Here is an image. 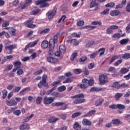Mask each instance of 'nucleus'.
<instances>
[{
    "label": "nucleus",
    "mask_w": 130,
    "mask_h": 130,
    "mask_svg": "<svg viewBox=\"0 0 130 130\" xmlns=\"http://www.w3.org/2000/svg\"><path fill=\"white\" fill-rule=\"evenodd\" d=\"M44 86V87H46V88H49V86H48V83L46 82V80H42L38 84V87L41 89L42 88V86Z\"/></svg>",
    "instance_id": "obj_7"
},
{
    "label": "nucleus",
    "mask_w": 130,
    "mask_h": 130,
    "mask_svg": "<svg viewBox=\"0 0 130 130\" xmlns=\"http://www.w3.org/2000/svg\"><path fill=\"white\" fill-rule=\"evenodd\" d=\"M87 83L88 86H93L94 85V79H91L88 81Z\"/></svg>",
    "instance_id": "obj_55"
},
{
    "label": "nucleus",
    "mask_w": 130,
    "mask_h": 130,
    "mask_svg": "<svg viewBox=\"0 0 130 130\" xmlns=\"http://www.w3.org/2000/svg\"><path fill=\"white\" fill-rule=\"evenodd\" d=\"M64 20H66V15H63L58 21V24L59 23H61V22H63V23H65L66 21H64Z\"/></svg>",
    "instance_id": "obj_42"
},
{
    "label": "nucleus",
    "mask_w": 130,
    "mask_h": 130,
    "mask_svg": "<svg viewBox=\"0 0 130 130\" xmlns=\"http://www.w3.org/2000/svg\"><path fill=\"white\" fill-rule=\"evenodd\" d=\"M129 71V69L127 68H122V69H121L119 72L120 74H122V75H124V74H126V73H128Z\"/></svg>",
    "instance_id": "obj_26"
},
{
    "label": "nucleus",
    "mask_w": 130,
    "mask_h": 130,
    "mask_svg": "<svg viewBox=\"0 0 130 130\" xmlns=\"http://www.w3.org/2000/svg\"><path fill=\"white\" fill-rule=\"evenodd\" d=\"M94 43H95V41L92 40V41H90L89 42H88V43L86 44V47H90V46H92V45H93V44H94Z\"/></svg>",
    "instance_id": "obj_45"
},
{
    "label": "nucleus",
    "mask_w": 130,
    "mask_h": 130,
    "mask_svg": "<svg viewBox=\"0 0 130 130\" xmlns=\"http://www.w3.org/2000/svg\"><path fill=\"white\" fill-rule=\"evenodd\" d=\"M91 25H92V26H101V25H102V22L100 21H94L91 22Z\"/></svg>",
    "instance_id": "obj_31"
},
{
    "label": "nucleus",
    "mask_w": 130,
    "mask_h": 130,
    "mask_svg": "<svg viewBox=\"0 0 130 130\" xmlns=\"http://www.w3.org/2000/svg\"><path fill=\"white\" fill-rule=\"evenodd\" d=\"M72 43L73 45L77 46V45H79L80 42H79V41L77 40L76 39H72Z\"/></svg>",
    "instance_id": "obj_48"
},
{
    "label": "nucleus",
    "mask_w": 130,
    "mask_h": 130,
    "mask_svg": "<svg viewBox=\"0 0 130 130\" xmlns=\"http://www.w3.org/2000/svg\"><path fill=\"white\" fill-rule=\"evenodd\" d=\"M56 14V8H54L52 11H49L47 14L48 19H52Z\"/></svg>",
    "instance_id": "obj_5"
},
{
    "label": "nucleus",
    "mask_w": 130,
    "mask_h": 130,
    "mask_svg": "<svg viewBox=\"0 0 130 130\" xmlns=\"http://www.w3.org/2000/svg\"><path fill=\"white\" fill-rule=\"evenodd\" d=\"M41 46L42 48H47L48 47V41L44 40L42 42Z\"/></svg>",
    "instance_id": "obj_25"
},
{
    "label": "nucleus",
    "mask_w": 130,
    "mask_h": 130,
    "mask_svg": "<svg viewBox=\"0 0 130 130\" xmlns=\"http://www.w3.org/2000/svg\"><path fill=\"white\" fill-rule=\"evenodd\" d=\"M13 114L16 115L17 116H19L20 114H21V111L20 110H16L13 111Z\"/></svg>",
    "instance_id": "obj_51"
},
{
    "label": "nucleus",
    "mask_w": 130,
    "mask_h": 130,
    "mask_svg": "<svg viewBox=\"0 0 130 130\" xmlns=\"http://www.w3.org/2000/svg\"><path fill=\"white\" fill-rule=\"evenodd\" d=\"M54 43L52 40H50L49 42V55H53V49H54Z\"/></svg>",
    "instance_id": "obj_2"
},
{
    "label": "nucleus",
    "mask_w": 130,
    "mask_h": 130,
    "mask_svg": "<svg viewBox=\"0 0 130 130\" xmlns=\"http://www.w3.org/2000/svg\"><path fill=\"white\" fill-rule=\"evenodd\" d=\"M85 100L84 99H76L74 101V103L75 104H81V103H83V102H85Z\"/></svg>",
    "instance_id": "obj_18"
},
{
    "label": "nucleus",
    "mask_w": 130,
    "mask_h": 130,
    "mask_svg": "<svg viewBox=\"0 0 130 130\" xmlns=\"http://www.w3.org/2000/svg\"><path fill=\"white\" fill-rule=\"evenodd\" d=\"M74 128L75 130H81V125L80 124L78 123V122H76L74 124Z\"/></svg>",
    "instance_id": "obj_29"
},
{
    "label": "nucleus",
    "mask_w": 130,
    "mask_h": 130,
    "mask_svg": "<svg viewBox=\"0 0 130 130\" xmlns=\"http://www.w3.org/2000/svg\"><path fill=\"white\" fill-rule=\"evenodd\" d=\"M6 104L8 106H15V105H17V102H16L15 99H12L10 100L6 101Z\"/></svg>",
    "instance_id": "obj_9"
},
{
    "label": "nucleus",
    "mask_w": 130,
    "mask_h": 130,
    "mask_svg": "<svg viewBox=\"0 0 130 130\" xmlns=\"http://www.w3.org/2000/svg\"><path fill=\"white\" fill-rule=\"evenodd\" d=\"M126 11L128 13H129V12H130V1L127 4V6H126Z\"/></svg>",
    "instance_id": "obj_64"
},
{
    "label": "nucleus",
    "mask_w": 130,
    "mask_h": 130,
    "mask_svg": "<svg viewBox=\"0 0 130 130\" xmlns=\"http://www.w3.org/2000/svg\"><path fill=\"white\" fill-rule=\"evenodd\" d=\"M49 31H50V29L49 28H46L44 30H42L40 32V34H46V33H48V32H49Z\"/></svg>",
    "instance_id": "obj_50"
},
{
    "label": "nucleus",
    "mask_w": 130,
    "mask_h": 130,
    "mask_svg": "<svg viewBox=\"0 0 130 130\" xmlns=\"http://www.w3.org/2000/svg\"><path fill=\"white\" fill-rule=\"evenodd\" d=\"M78 56V51H75L71 56V61H74L75 60V58Z\"/></svg>",
    "instance_id": "obj_19"
},
{
    "label": "nucleus",
    "mask_w": 130,
    "mask_h": 130,
    "mask_svg": "<svg viewBox=\"0 0 130 130\" xmlns=\"http://www.w3.org/2000/svg\"><path fill=\"white\" fill-rule=\"evenodd\" d=\"M114 3H108L106 5V8H113L114 7Z\"/></svg>",
    "instance_id": "obj_54"
},
{
    "label": "nucleus",
    "mask_w": 130,
    "mask_h": 130,
    "mask_svg": "<svg viewBox=\"0 0 130 130\" xmlns=\"http://www.w3.org/2000/svg\"><path fill=\"white\" fill-rule=\"evenodd\" d=\"M121 57H122L124 59H128V58H130V53H126L123 55H121Z\"/></svg>",
    "instance_id": "obj_32"
},
{
    "label": "nucleus",
    "mask_w": 130,
    "mask_h": 130,
    "mask_svg": "<svg viewBox=\"0 0 130 130\" xmlns=\"http://www.w3.org/2000/svg\"><path fill=\"white\" fill-rule=\"evenodd\" d=\"M121 97H122V93H116L115 95V98L116 100H119V99Z\"/></svg>",
    "instance_id": "obj_41"
},
{
    "label": "nucleus",
    "mask_w": 130,
    "mask_h": 130,
    "mask_svg": "<svg viewBox=\"0 0 130 130\" xmlns=\"http://www.w3.org/2000/svg\"><path fill=\"white\" fill-rule=\"evenodd\" d=\"M54 54L56 56H59L60 58H62V57L63 56V54H62L60 51H57L54 53Z\"/></svg>",
    "instance_id": "obj_39"
},
{
    "label": "nucleus",
    "mask_w": 130,
    "mask_h": 130,
    "mask_svg": "<svg viewBox=\"0 0 130 130\" xmlns=\"http://www.w3.org/2000/svg\"><path fill=\"white\" fill-rule=\"evenodd\" d=\"M41 101H42V98L38 96L36 99L37 104H40L41 103Z\"/></svg>",
    "instance_id": "obj_53"
},
{
    "label": "nucleus",
    "mask_w": 130,
    "mask_h": 130,
    "mask_svg": "<svg viewBox=\"0 0 130 130\" xmlns=\"http://www.w3.org/2000/svg\"><path fill=\"white\" fill-rule=\"evenodd\" d=\"M32 20H33V19H29V20H26L25 22V25L27 27V28H30L33 29L35 27H36V25L33 24Z\"/></svg>",
    "instance_id": "obj_4"
},
{
    "label": "nucleus",
    "mask_w": 130,
    "mask_h": 130,
    "mask_svg": "<svg viewBox=\"0 0 130 130\" xmlns=\"http://www.w3.org/2000/svg\"><path fill=\"white\" fill-rule=\"evenodd\" d=\"M106 32L107 34H112V33H113V30L112 29L111 27L110 26L107 28Z\"/></svg>",
    "instance_id": "obj_60"
},
{
    "label": "nucleus",
    "mask_w": 130,
    "mask_h": 130,
    "mask_svg": "<svg viewBox=\"0 0 130 130\" xmlns=\"http://www.w3.org/2000/svg\"><path fill=\"white\" fill-rule=\"evenodd\" d=\"M64 103L63 102H58V103H54L52 104V106H61V105H63Z\"/></svg>",
    "instance_id": "obj_40"
},
{
    "label": "nucleus",
    "mask_w": 130,
    "mask_h": 130,
    "mask_svg": "<svg viewBox=\"0 0 130 130\" xmlns=\"http://www.w3.org/2000/svg\"><path fill=\"white\" fill-rule=\"evenodd\" d=\"M21 61L17 60L13 62V66L15 67V68H16L17 69H20V67H21Z\"/></svg>",
    "instance_id": "obj_22"
},
{
    "label": "nucleus",
    "mask_w": 130,
    "mask_h": 130,
    "mask_svg": "<svg viewBox=\"0 0 130 130\" xmlns=\"http://www.w3.org/2000/svg\"><path fill=\"white\" fill-rule=\"evenodd\" d=\"M97 52H98V53L100 52V56H102V55H103L104 53H105V48H101L98 51H97Z\"/></svg>",
    "instance_id": "obj_30"
},
{
    "label": "nucleus",
    "mask_w": 130,
    "mask_h": 130,
    "mask_svg": "<svg viewBox=\"0 0 130 130\" xmlns=\"http://www.w3.org/2000/svg\"><path fill=\"white\" fill-rule=\"evenodd\" d=\"M85 97V95L83 93H80L77 94L76 95H74L73 96H72V98H78V99H80V98H84Z\"/></svg>",
    "instance_id": "obj_33"
},
{
    "label": "nucleus",
    "mask_w": 130,
    "mask_h": 130,
    "mask_svg": "<svg viewBox=\"0 0 130 130\" xmlns=\"http://www.w3.org/2000/svg\"><path fill=\"white\" fill-rule=\"evenodd\" d=\"M19 128L21 130H24V129L28 130L30 128V125H29V124L28 123H24L20 125L19 127Z\"/></svg>",
    "instance_id": "obj_13"
},
{
    "label": "nucleus",
    "mask_w": 130,
    "mask_h": 130,
    "mask_svg": "<svg viewBox=\"0 0 130 130\" xmlns=\"http://www.w3.org/2000/svg\"><path fill=\"white\" fill-rule=\"evenodd\" d=\"M128 41H129V39H122V40L120 41L119 43L121 45L126 44L128 42Z\"/></svg>",
    "instance_id": "obj_34"
},
{
    "label": "nucleus",
    "mask_w": 130,
    "mask_h": 130,
    "mask_svg": "<svg viewBox=\"0 0 130 130\" xmlns=\"http://www.w3.org/2000/svg\"><path fill=\"white\" fill-rule=\"evenodd\" d=\"M102 89L99 87H92L90 89V92H99Z\"/></svg>",
    "instance_id": "obj_37"
},
{
    "label": "nucleus",
    "mask_w": 130,
    "mask_h": 130,
    "mask_svg": "<svg viewBox=\"0 0 130 130\" xmlns=\"http://www.w3.org/2000/svg\"><path fill=\"white\" fill-rule=\"evenodd\" d=\"M32 2V0H25V4L21 7V10H24L26 9L28 6L30 5V4Z\"/></svg>",
    "instance_id": "obj_15"
},
{
    "label": "nucleus",
    "mask_w": 130,
    "mask_h": 130,
    "mask_svg": "<svg viewBox=\"0 0 130 130\" xmlns=\"http://www.w3.org/2000/svg\"><path fill=\"white\" fill-rule=\"evenodd\" d=\"M39 41V40H36L34 42L29 43L28 44V45H26L25 46V48L24 49V51H26V50H27L28 48H29V47H34V46H35V45H36L37 43H38Z\"/></svg>",
    "instance_id": "obj_6"
},
{
    "label": "nucleus",
    "mask_w": 130,
    "mask_h": 130,
    "mask_svg": "<svg viewBox=\"0 0 130 130\" xmlns=\"http://www.w3.org/2000/svg\"><path fill=\"white\" fill-rule=\"evenodd\" d=\"M51 56V55H49V56L47 58V60L48 62H51V63H56V62L58 61V59Z\"/></svg>",
    "instance_id": "obj_10"
},
{
    "label": "nucleus",
    "mask_w": 130,
    "mask_h": 130,
    "mask_svg": "<svg viewBox=\"0 0 130 130\" xmlns=\"http://www.w3.org/2000/svg\"><path fill=\"white\" fill-rule=\"evenodd\" d=\"M40 12V9H38L37 8H34L31 10L30 14L37 15L38 14H39Z\"/></svg>",
    "instance_id": "obj_16"
},
{
    "label": "nucleus",
    "mask_w": 130,
    "mask_h": 130,
    "mask_svg": "<svg viewBox=\"0 0 130 130\" xmlns=\"http://www.w3.org/2000/svg\"><path fill=\"white\" fill-rule=\"evenodd\" d=\"M107 76L108 74L105 73L99 75V81L101 85H104L106 83H108L109 80Z\"/></svg>",
    "instance_id": "obj_1"
},
{
    "label": "nucleus",
    "mask_w": 130,
    "mask_h": 130,
    "mask_svg": "<svg viewBox=\"0 0 130 130\" xmlns=\"http://www.w3.org/2000/svg\"><path fill=\"white\" fill-rule=\"evenodd\" d=\"M59 92H63L66 90V86L64 85L61 86L58 88Z\"/></svg>",
    "instance_id": "obj_58"
},
{
    "label": "nucleus",
    "mask_w": 130,
    "mask_h": 130,
    "mask_svg": "<svg viewBox=\"0 0 130 130\" xmlns=\"http://www.w3.org/2000/svg\"><path fill=\"white\" fill-rule=\"evenodd\" d=\"M81 32H74L72 34V36L73 37H76L77 38H80V37H81Z\"/></svg>",
    "instance_id": "obj_47"
},
{
    "label": "nucleus",
    "mask_w": 130,
    "mask_h": 130,
    "mask_svg": "<svg viewBox=\"0 0 130 130\" xmlns=\"http://www.w3.org/2000/svg\"><path fill=\"white\" fill-rule=\"evenodd\" d=\"M109 73H113L114 74H112L113 77H116V69L114 67H111L108 70Z\"/></svg>",
    "instance_id": "obj_17"
},
{
    "label": "nucleus",
    "mask_w": 130,
    "mask_h": 130,
    "mask_svg": "<svg viewBox=\"0 0 130 130\" xmlns=\"http://www.w3.org/2000/svg\"><path fill=\"white\" fill-rule=\"evenodd\" d=\"M84 28H87V29H88V30H93V29H95V28H96V26L87 25V26H84Z\"/></svg>",
    "instance_id": "obj_59"
},
{
    "label": "nucleus",
    "mask_w": 130,
    "mask_h": 130,
    "mask_svg": "<svg viewBox=\"0 0 130 130\" xmlns=\"http://www.w3.org/2000/svg\"><path fill=\"white\" fill-rule=\"evenodd\" d=\"M117 108L118 109H120L121 110H122V109H124L125 108V106L121 104H117Z\"/></svg>",
    "instance_id": "obj_46"
},
{
    "label": "nucleus",
    "mask_w": 130,
    "mask_h": 130,
    "mask_svg": "<svg viewBox=\"0 0 130 130\" xmlns=\"http://www.w3.org/2000/svg\"><path fill=\"white\" fill-rule=\"evenodd\" d=\"M55 90V87H53L49 90H48L47 91V95H51V96H55V97H57V92L53 91Z\"/></svg>",
    "instance_id": "obj_8"
},
{
    "label": "nucleus",
    "mask_w": 130,
    "mask_h": 130,
    "mask_svg": "<svg viewBox=\"0 0 130 130\" xmlns=\"http://www.w3.org/2000/svg\"><path fill=\"white\" fill-rule=\"evenodd\" d=\"M52 0H42L41 8H45L46 7H49V4L47 2H51Z\"/></svg>",
    "instance_id": "obj_11"
},
{
    "label": "nucleus",
    "mask_w": 130,
    "mask_h": 130,
    "mask_svg": "<svg viewBox=\"0 0 130 130\" xmlns=\"http://www.w3.org/2000/svg\"><path fill=\"white\" fill-rule=\"evenodd\" d=\"M7 95H8V91L7 90L4 89L3 90V99H5L7 97Z\"/></svg>",
    "instance_id": "obj_52"
},
{
    "label": "nucleus",
    "mask_w": 130,
    "mask_h": 130,
    "mask_svg": "<svg viewBox=\"0 0 130 130\" xmlns=\"http://www.w3.org/2000/svg\"><path fill=\"white\" fill-rule=\"evenodd\" d=\"M128 86H129V84L123 83L120 85V88H127Z\"/></svg>",
    "instance_id": "obj_56"
},
{
    "label": "nucleus",
    "mask_w": 130,
    "mask_h": 130,
    "mask_svg": "<svg viewBox=\"0 0 130 130\" xmlns=\"http://www.w3.org/2000/svg\"><path fill=\"white\" fill-rule=\"evenodd\" d=\"M54 101V98L45 96L44 98V104L46 105H48V104H51Z\"/></svg>",
    "instance_id": "obj_3"
},
{
    "label": "nucleus",
    "mask_w": 130,
    "mask_h": 130,
    "mask_svg": "<svg viewBox=\"0 0 130 130\" xmlns=\"http://www.w3.org/2000/svg\"><path fill=\"white\" fill-rule=\"evenodd\" d=\"M109 13V9H107L101 12V15H107Z\"/></svg>",
    "instance_id": "obj_62"
},
{
    "label": "nucleus",
    "mask_w": 130,
    "mask_h": 130,
    "mask_svg": "<svg viewBox=\"0 0 130 130\" xmlns=\"http://www.w3.org/2000/svg\"><path fill=\"white\" fill-rule=\"evenodd\" d=\"M82 123L83 125H87L88 126H90V125L92 124V122H91L90 120L84 118L82 120Z\"/></svg>",
    "instance_id": "obj_14"
},
{
    "label": "nucleus",
    "mask_w": 130,
    "mask_h": 130,
    "mask_svg": "<svg viewBox=\"0 0 130 130\" xmlns=\"http://www.w3.org/2000/svg\"><path fill=\"white\" fill-rule=\"evenodd\" d=\"M97 55H98V52L96 51V52L93 53L92 54H91L90 55V57L91 58H94L96 57V56H97Z\"/></svg>",
    "instance_id": "obj_57"
},
{
    "label": "nucleus",
    "mask_w": 130,
    "mask_h": 130,
    "mask_svg": "<svg viewBox=\"0 0 130 130\" xmlns=\"http://www.w3.org/2000/svg\"><path fill=\"white\" fill-rule=\"evenodd\" d=\"M112 86L113 88H115L116 89H119L120 88V85L118 84V82H114Z\"/></svg>",
    "instance_id": "obj_38"
},
{
    "label": "nucleus",
    "mask_w": 130,
    "mask_h": 130,
    "mask_svg": "<svg viewBox=\"0 0 130 130\" xmlns=\"http://www.w3.org/2000/svg\"><path fill=\"white\" fill-rule=\"evenodd\" d=\"M59 50L62 54H64L66 51V46L64 45H60L59 47Z\"/></svg>",
    "instance_id": "obj_23"
},
{
    "label": "nucleus",
    "mask_w": 130,
    "mask_h": 130,
    "mask_svg": "<svg viewBox=\"0 0 130 130\" xmlns=\"http://www.w3.org/2000/svg\"><path fill=\"white\" fill-rule=\"evenodd\" d=\"M82 71L81 69H75L73 70V73L76 75H79L82 73Z\"/></svg>",
    "instance_id": "obj_35"
},
{
    "label": "nucleus",
    "mask_w": 130,
    "mask_h": 130,
    "mask_svg": "<svg viewBox=\"0 0 130 130\" xmlns=\"http://www.w3.org/2000/svg\"><path fill=\"white\" fill-rule=\"evenodd\" d=\"M78 86L80 87L81 89H87V87H88V84H84L83 83L79 84Z\"/></svg>",
    "instance_id": "obj_49"
},
{
    "label": "nucleus",
    "mask_w": 130,
    "mask_h": 130,
    "mask_svg": "<svg viewBox=\"0 0 130 130\" xmlns=\"http://www.w3.org/2000/svg\"><path fill=\"white\" fill-rule=\"evenodd\" d=\"M15 48H17V46L16 45H11L8 46H5V49H8L10 53V54L12 53L13 52V49H15Z\"/></svg>",
    "instance_id": "obj_12"
},
{
    "label": "nucleus",
    "mask_w": 130,
    "mask_h": 130,
    "mask_svg": "<svg viewBox=\"0 0 130 130\" xmlns=\"http://www.w3.org/2000/svg\"><path fill=\"white\" fill-rule=\"evenodd\" d=\"M110 15L112 17H115L116 16H118V15H119V11L117 10L113 11L110 13Z\"/></svg>",
    "instance_id": "obj_24"
},
{
    "label": "nucleus",
    "mask_w": 130,
    "mask_h": 130,
    "mask_svg": "<svg viewBox=\"0 0 130 130\" xmlns=\"http://www.w3.org/2000/svg\"><path fill=\"white\" fill-rule=\"evenodd\" d=\"M98 4L96 3V0H92L90 4V8H94V7H96V6H98Z\"/></svg>",
    "instance_id": "obj_36"
},
{
    "label": "nucleus",
    "mask_w": 130,
    "mask_h": 130,
    "mask_svg": "<svg viewBox=\"0 0 130 130\" xmlns=\"http://www.w3.org/2000/svg\"><path fill=\"white\" fill-rule=\"evenodd\" d=\"M120 57H121V55L113 56L111 60L109 62V63H112V62H113V61H114L115 59H118V58H120Z\"/></svg>",
    "instance_id": "obj_20"
},
{
    "label": "nucleus",
    "mask_w": 130,
    "mask_h": 130,
    "mask_svg": "<svg viewBox=\"0 0 130 130\" xmlns=\"http://www.w3.org/2000/svg\"><path fill=\"white\" fill-rule=\"evenodd\" d=\"M59 119H58V118H56L55 117H51L48 119V121L50 123H53V122L57 121V120H58Z\"/></svg>",
    "instance_id": "obj_21"
},
{
    "label": "nucleus",
    "mask_w": 130,
    "mask_h": 130,
    "mask_svg": "<svg viewBox=\"0 0 130 130\" xmlns=\"http://www.w3.org/2000/svg\"><path fill=\"white\" fill-rule=\"evenodd\" d=\"M58 84H60V80H57L55 81L51 84V86H57Z\"/></svg>",
    "instance_id": "obj_63"
},
{
    "label": "nucleus",
    "mask_w": 130,
    "mask_h": 130,
    "mask_svg": "<svg viewBox=\"0 0 130 130\" xmlns=\"http://www.w3.org/2000/svg\"><path fill=\"white\" fill-rule=\"evenodd\" d=\"M103 99H100L96 101L95 105L96 106H100V105H101L102 103H103Z\"/></svg>",
    "instance_id": "obj_27"
},
{
    "label": "nucleus",
    "mask_w": 130,
    "mask_h": 130,
    "mask_svg": "<svg viewBox=\"0 0 130 130\" xmlns=\"http://www.w3.org/2000/svg\"><path fill=\"white\" fill-rule=\"evenodd\" d=\"M13 69V64L9 65L7 67L6 69H5V72H8V71H11Z\"/></svg>",
    "instance_id": "obj_61"
},
{
    "label": "nucleus",
    "mask_w": 130,
    "mask_h": 130,
    "mask_svg": "<svg viewBox=\"0 0 130 130\" xmlns=\"http://www.w3.org/2000/svg\"><path fill=\"white\" fill-rule=\"evenodd\" d=\"M95 112H96V111L92 110L89 111L88 113H87L84 116V117H86V116H92V115H94V114H95Z\"/></svg>",
    "instance_id": "obj_28"
},
{
    "label": "nucleus",
    "mask_w": 130,
    "mask_h": 130,
    "mask_svg": "<svg viewBox=\"0 0 130 130\" xmlns=\"http://www.w3.org/2000/svg\"><path fill=\"white\" fill-rule=\"evenodd\" d=\"M20 90H21V87L15 86L14 87L13 89V92H14L15 93H18V92H19V91H20Z\"/></svg>",
    "instance_id": "obj_44"
},
{
    "label": "nucleus",
    "mask_w": 130,
    "mask_h": 130,
    "mask_svg": "<svg viewBox=\"0 0 130 130\" xmlns=\"http://www.w3.org/2000/svg\"><path fill=\"white\" fill-rule=\"evenodd\" d=\"M81 114H82V113L79 112H76V113H74V114H73V115H72V117L73 118H75V117H78V116H80V115H81Z\"/></svg>",
    "instance_id": "obj_43"
}]
</instances>
